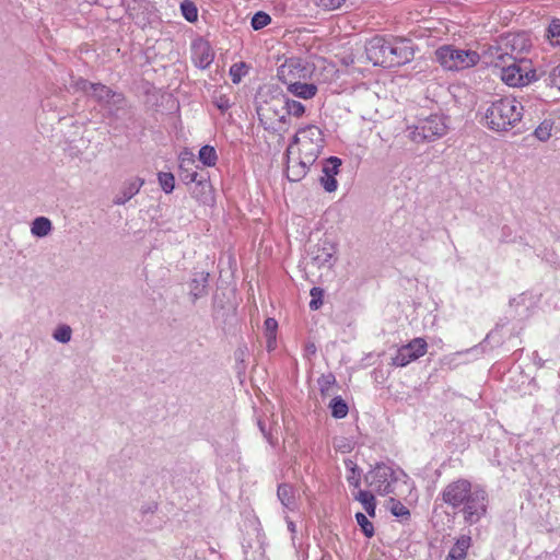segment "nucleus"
Segmentation results:
<instances>
[{
  "mask_svg": "<svg viewBox=\"0 0 560 560\" xmlns=\"http://www.w3.org/2000/svg\"><path fill=\"white\" fill-rule=\"evenodd\" d=\"M306 349H307V351H308V352H311V353H315V351H316V347H315V345H313V343H312V345H310V346H307V348H306Z\"/></svg>",
  "mask_w": 560,
  "mask_h": 560,
  "instance_id": "55",
  "label": "nucleus"
},
{
  "mask_svg": "<svg viewBox=\"0 0 560 560\" xmlns=\"http://www.w3.org/2000/svg\"><path fill=\"white\" fill-rule=\"evenodd\" d=\"M303 133H302V127L299 128V130L295 132V135L293 136L287 151H285V155L287 156H290V154L292 153V149L294 145H300L301 147V143H302V137Z\"/></svg>",
  "mask_w": 560,
  "mask_h": 560,
  "instance_id": "47",
  "label": "nucleus"
},
{
  "mask_svg": "<svg viewBox=\"0 0 560 560\" xmlns=\"http://www.w3.org/2000/svg\"><path fill=\"white\" fill-rule=\"evenodd\" d=\"M553 122L549 119H545L540 125L535 129L534 136L539 141H547L551 137Z\"/></svg>",
  "mask_w": 560,
  "mask_h": 560,
  "instance_id": "32",
  "label": "nucleus"
},
{
  "mask_svg": "<svg viewBox=\"0 0 560 560\" xmlns=\"http://www.w3.org/2000/svg\"><path fill=\"white\" fill-rule=\"evenodd\" d=\"M214 104L221 112H225L231 107L230 100L225 95L217 97Z\"/></svg>",
  "mask_w": 560,
  "mask_h": 560,
  "instance_id": "48",
  "label": "nucleus"
},
{
  "mask_svg": "<svg viewBox=\"0 0 560 560\" xmlns=\"http://www.w3.org/2000/svg\"><path fill=\"white\" fill-rule=\"evenodd\" d=\"M530 46L527 33H509L499 37L497 45L490 48V54L495 60L505 63L506 59L514 61L524 59L521 55L528 51Z\"/></svg>",
  "mask_w": 560,
  "mask_h": 560,
  "instance_id": "4",
  "label": "nucleus"
},
{
  "mask_svg": "<svg viewBox=\"0 0 560 560\" xmlns=\"http://www.w3.org/2000/svg\"><path fill=\"white\" fill-rule=\"evenodd\" d=\"M355 521L358 525L360 526L362 533L365 537L371 538L374 536V526L373 524L368 520L366 515L362 512L355 513Z\"/></svg>",
  "mask_w": 560,
  "mask_h": 560,
  "instance_id": "31",
  "label": "nucleus"
},
{
  "mask_svg": "<svg viewBox=\"0 0 560 560\" xmlns=\"http://www.w3.org/2000/svg\"><path fill=\"white\" fill-rule=\"evenodd\" d=\"M264 326L266 336H276L278 323L275 318L268 317L265 320Z\"/></svg>",
  "mask_w": 560,
  "mask_h": 560,
  "instance_id": "46",
  "label": "nucleus"
},
{
  "mask_svg": "<svg viewBox=\"0 0 560 560\" xmlns=\"http://www.w3.org/2000/svg\"><path fill=\"white\" fill-rule=\"evenodd\" d=\"M278 78L288 85V91L294 96L310 100L317 93L313 83H302L298 80L305 78V68L300 59H289L278 69Z\"/></svg>",
  "mask_w": 560,
  "mask_h": 560,
  "instance_id": "3",
  "label": "nucleus"
},
{
  "mask_svg": "<svg viewBox=\"0 0 560 560\" xmlns=\"http://www.w3.org/2000/svg\"><path fill=\"white\" fill-rule=\"evenodd\" d=\"M196 65L201 68H208L213 61V55L211 54L208 44H200L196 47Z\"/></svg>",
  "mask_w": 560,
  "mask_h": 560,
  "instance_id": "27",
  "label": "nucleus"
},
{
  "mask_svg": "<svg viewBox=\"0 0 560 560\" xmlns=\"http://www.w3.org/2000/svg\"><path fill=\"white\" fill-rule=\"evenodd\" d=\"M548 38L551 44H559L560 40V20H552L548 27Z\"/></svg>",
  "mask_w": 560,
  "mask_h": 560,
  "instance_id": "44",
  "label": "nucleus"
},
{
  "mask_svg": "<svg viewBox=\"0 0 560 560\" xmlns=\"http://www.w3.org/2000/svg\"><path fill=\"white\" fill-rule=\"evenodd\" d=\"M94 101L112 121L125 124L133 120V108L121 92L103 84L95 89Z\"/></svg>",
  "mask_w": 560,
  "mask_h": 560,
  "instance_id": "2",
  "label": "nucleus"
},
{
  "mask_svg": "<svg viewBox=\"0 0 560 560\" xmlns=\"http://www.w3.org/2000/svg\"><path fill=\"white\" fill-rule=\"evenodd\" d=\"M180 11H182L183 16L188 22L197 21V19H198V10H197V7H196V4L194 2H191L189 0H184L180 3Z\"/></svg>",
  "mask_w": 560,
  "mask_h": 560,
  "instance_id": "33",
  "label": "nucleus"
},
{
  "mask_svg": "<svg viewBox=\"0 0 560 560\" xmlns=\"http://www.w3.org/2000/svg\"><path fill=\"white\" fill-rule=\"evenodd\" d=\"M71 336L72 329L69 325L58 326L52 334L54 339L61 343L69 342L71 340Z\"/></svg>",
  "mask_w": 560,
  "mask_h": 560,
  "instance_id": "36",
  "label": "nucleus"
},
{
  "mask_svg": "<svg viewBox=\"0 0 560 560\" xmlns=\"http://www.w3.org/2000/svg\"><path fill=\"white\" fill-rule=\"evenodd\" d=\"M192 197L202 205H210L213 202L211 184L205 178L196 184L191 191Z\"/></svg>",
  "mask_w": 560,
  "mask_h": 560,
  "instance_id": "23",
  "label": "nucleus"
},
{
  "mask_svg": "<svg viewBox=\"0 0 560 560\" xmlns=\"http://www.w3.org/2000/svg\"><path fill=\"white\" fill-rule=\"evenodd\" d=\"M336 247L328 240H323L313 245L310 249L312 262L318 267L331 268L336 262Z\"/></svg>",
  "mask_w": 560,
  "mask_h": 560,
  "instance_id": "15",
  "label": "nucleus"
},
{
  "mask_svg": "<svg viewBox=\"0 0 560 560\" xmlns=\"http://www.w3.org/2000/svg\"><path fill=\"white\" fill-rule=\"evenodd\" d=\"M392 38L374 36L365 43L366 58L373 66L387 67Z\"/></svg>",
  "mask_w": 560,
  "mask_h": 560,
  "instance_id": "13",
  "label": "nucleus"
},
{
  "mask_svg": "<svg viewBox=\"0 0 560 560\" xmlns=\"http://www.w3.org/2000/svg\"><path fill=\"white\" fill-rule=\"evenodd\" d=\"M500 65H502L501 79L510 86H524L539 79L529 59L512 60V63H502L497 60L495 66Z\"/></svg>",
  "mask_w": 560,
  "mask_h": 560,
  "instance_id": "5",
  "label": "nucleus"
},
{
  "mask_svg": "<svg viewBox=\"0 0 560 560\" xmlns=\"http://www.w3.org/2000/svg\"><path fill=\"white\" fill-rule=\"evenodd\" d=\"M278 499L280 500L281 504L290 510L293 511L296 506L295 502V495L293 487L288 483H281L278 486L277 490Z\"/></svg>",
  "mask_w": 560,
  "mask_h": 560,
  "instance_id": "24",
  "label": "nucleus"
},
{
  "mask_svg": "<svg viewBox=\"0 0 560 560\" xmlns=\"http://www.w3.org/2000/svg\"><path fill=\"white\" fill-rule=\"evenodd\" d=\"M341 160L337 156H330L325 160L323 165V176L320 177V184L324 189L328 192H332L337 189L336 175L339 173Z\"/></svg>",
  "mask_w": 560,
  "mask_h": 560,
  "instance_id": "16",
  "label": "nucleus"
},
{
  "mask_svg": "<svg viewBox=\"0 0 560 560\" xmlns=\"http://www.w3.org/2000/svg\"><path fill=\"white\" fill-rule=\"evenodd\" d=\"M448 129L446 117L433 114L419 119L418 124L410 128L409 137L413 142H430L443 137Z\"/></svg>",
  "mask_w": 560,
  "mask_h": 560,
  "instance_id": "8",
  "label": "nucleus"
},
{
  "mask_svg": "<svg viewBox=\"0 0 560 560\" xmlns=\"http://www.w3.org/2000/svg\"><path fill=\"white\" fill-rule=\"evenodd\" d=\"M488 494L483 488L472 485L470 491L466 493L463 503L457 509L463 514L464 522L474 525L477 524L487 513Z\"/></svg>",
  "mask_w": 560,
  "mask_h": 560,
  "instance_id": "6",
  "label": "nucleus"
},
{
  "mask_svg": "<svg viewBox=\"0 0 560 560\" xmlns=\"http://www.w3.org/2000/svg\"><path fill=\"white\" fill-rule=\"evenodd\" d=\"M329 408L331 416L336 419L345 418L349 411L347 402L340 396H336L331 399Z\"/></svg>",
  "mask_w": 560,
  "mask_h": 560,
  "instance_id": "28",
  "label": "nucleus"
},
{
  "mask_svg": "<svg viewBox=\"0 0 560 560\" xmlns=\"http://www.w3.org/2000/svg\"><path fill=\"white\" fill-rule=\"evenodd\" d=\"M415 45L412 40L404 37H392L388 63L386 68L400 67L413 59Z\"/></svg>",
  "mask_w": 560,
  "mask_h": 560,
  "instance_id": "11",
  "label": "nucleus"
},
{
  "mask_svg": "<svg viewBox=\"0 0 560 560\" xmlns=\"http://www.w3.org/2000/svg\"><path fill=\"white\" fill-rule=\"evenodd\" d=\"M245 67H246L245 63L241 62V63H234L230 68V75H231L233 83L237 84L241 82L242 78L246 74Z\"/></svg>",
  "mask_w": 560,
  "mask_h": 560,
  "instance_id": "42",
  "label": "nucleus"
},
{
  "mask_svg": "<svg viewBox=\"0 0 560 560\" xmlns=\"http://www.w3.org/2000/svg\"><path fill=\"white\" fill-rule=\"evenodd\" d=\"M466 558V555H458V552H455L454 550H450L446 560H464Z\"/></svg>",
  "mask_w": 560,
  "mask_h": 560,
  "instance_id": "51",
  "label": "nucleus"
},
{
  "mask_svg": "<svg viewBox=\"0 0 560 560\" xmlns=\"http://www.w3.org/2000/svg\"><path fill=\"white\" fill-rule=\"evenodd\" d=\"M522 110V104L515 98H499L487 107L485 112L486 125L493 131H509L521 121Z\"/></svg>",
  "mask_w": 560,
  "mask_h": 560,
  "instance_id": "1",
  "label": "nucleus"
},
{
  "mask_svg": "<svg viewBox=\"0 0 560 560\" xmlns=\"http://www.w3.org/2000/svg\"><path fill=\"white\" fill-rule=\"evenodd\" d=\"M273 103L280 106L282 110H285V114L294 117H302L305 113V106L295 100H290L285 95L278 96Z\"/></svg>",
  "mask_w": 560,
  "mask_h": 560,
  "instance_id": "21",
  "label": "nucleus"
},
{
  "mask_svg": "<svg viewBox=\"0 0 560 560\" xmlns=\"http://www.w3.org/2000/svg\"><path fill=\"white\" fill-rule=\"evenodd\" d=\"M346 0H318L317 4L325 10H337L339 9Z\"/></svg>",
  "mask_w": 560,
  "mask_h": 560,
  "instance_id": "45",
  "label": "nucleus"
},
{
  "mask_svg": "<svg viewBox=\"0 0 560 560\" xmlns=\"http://www.w3.org/2000/svg\"><path fill=\"white\" fill-rule=\"evenodd\" d=\"M346 465L351 471V474L347 477L349 485L353 486L354 488H360L361 478L359 467L352 460L347 462Z\"/></svg>",
  "mask_w": 560,
  "mask_h": 560,
  "instance_id": "38",
  "label": "nucleus"
},
{
  "mask_svg": "<svg viewBox=\"0 0 560 560\" xmlns=\"http://www.w3.org/2000/svg\"><path fill=\"white\" fill-rule=\"evenodd\" d=\"M195 161L192 159H182L179 164V177L185 184L190 183H199V180L205 179L203 176H200L199 173L195 170Z\"/></svg>",
  "mask_w": 560,
  "mask_h": 560,
  "instance_id": "20",
  "label": "nucleus"
},
{
  "mask_svg": "<svg viewBox=\"0 0 560 560\" xmlns=\"http://www.w3.org/2000/svg\"><path fill=\"white\" fill-rule=\"evenodd\" d=\"M335 383H336V378L332 373L323 374L318 378V385L320 388L322 396H328L329 389Z\"/></svg>",
  "mask_w": 560,
  "mask_h": 560,
  "instance_id": "37",
  "label": "nucleus"
},
{
  "mask_svg": "<svg viewBox=\"0 0 560 560\" xmlns=\"http://www.w3.org/2000/svg\"><path fill=\"white\" fill-rule=\"evenodd\" d=\"M428 343L423 338H415L397 349L392 358V365L404 368L425 354Z\"/></svg>",
  "mask_w": 560,
  "mask_h": 560,
  "instance_id": "12",
  "label": "nucleus"
},
{
  "mask_svg": "<svg viewBox=\"0 0 560 560\" xmlns=\"http://www.w3.org/2000/svg\"><path fill=\"white\" fill-rule=\"evenodd\" d=\"M472 483L467 479H457L455 481L450 482L441 492V499L444 503L450 505L453 510H457L463 500L470 491Z\"/></svg>",
  "mask_w": 560,
  "mask_h": 560,
  "instance_id": "14",
  "label": "nucleus"
},
{
  "mask_svg": "<svg viewBox=\"0 0 560 560\" xmlns=\"http://www.w3.org/2000/svg\"><path fill=\"white\" fill-rule=\"evenodd\" d=\"M323 294L324 291L320 288L314 287L311 290V301H310V308L312 311L318 310L323 305Z\"/></svg>",
  "mask_w": 560,
  "mask_h": 560,
  "instance_id": "41",
  "label": "nucleus"
},
{
  "mask_svg": "<svg viewBox=\"0 0 560 560\" xmlns=\"http://www.w3.org/2000/svg\"><path fill=\"white\" fill-rule=\"evenodd\" d=\"M278 96H275L271 98L270 102H266V104L264 106H260L258 109H257V114H258V119L259 121L264 125V128L266 130H270V129H275V127L268 122V120L271 119V117L269 116V113L272 112L275 116H278L281 112H283L279 105H277L276 103H273V101L277 98Z\"/></svg>",
  "mask_w": 560,
  "mask_h": 560,
  "instance_id": "22",
  "label": "nucleus"
},
{
  "mask_svg": "<svg viewBox=\"0 0 560 560\" xmlns=\"http://www.w3.org/2000/svg\"><path fill=\"white\" fill-rule=\"evenodd\" d=\"M285 521H287L289 530L291 533H295V524L289 517H285Z\"/></svg>",
  "mask_w": 560,
  "mask_h": 560,
  "instance_id": "54",
  "label": "nucleus"
},
{
  "mask_svg": "<svg viewBox=\"0 0 560 560\" xmlns=\"http://www.w3.org/2000/svg\"><path fill=\"white\" fill-rule=\"evenodd\" d=\"M471 545V537L467 535H462L455 542V545L452 547L451 550H454L455 552H458V555H466L467 550L469 549Z\"/></svg>",
  "mask_w": 560,
  "mask_h": 560,
  "instance_id": "39",
  "label": "nucleus"
},
{
  "mask_svg": "<svg viewBox=\"0 0 560 560\" xmlns=\"http://www.w3.org/2000/svg\"><path fill=\"white\" fill-rule=\"evenodd\" d=\"M364 480L378 494L386 495L393 492L392 483L397 480V477L389 466L377 464L365 475Z\"/></svg>",
  "mask_w": 560,
  "mask_h": 560,
  "instance_id": "10",
  "label": "nucleus"
},
{
  "mask_svg": "<svg viewBox=\"0 0 560 560\" xmlns=\"http://www.w3.org/2000/svg\"><path fill=\"white\" fill-rule=\"evenodd\" d=\"M389 504H390L389 509H390V512L393 515H395L397 517H406V516L410 515L409 510L400 501L392 498L389 500Z\"/></svg>",
  "mask_w": 560,
  "mask_h": 560,
  "instance_id": "40",
  "label": "nucleus"
},
{
  "mask_svg": "<svg viewBox=\"0 0 560 560\" xmlns=\"http://www.w3.org/2000/svg\"><path fill=\"white\" fill-rule=\"evenodd\" d=\"M287 116L288 114H285V110L281 112L277 117H278V121L281 122V124H285L287 122Z\"/></svg>",
  "mask_w": 560,
  "mask_h": 560,
  "instance_id": "53",
  "label": "nucleus"
},
{
  "mask_svg": "<svg viewBox=\"0 0 560 560\" xmlns=\"http://www.w3.org/2000/svg\"><path fill=\"white\" fill-rule=\"evenodd\" d=\"M208 281L209 273L203 271L196 273L195 277L191 279L189 283V295L191 298L192 303L208 294Z\"/></svg>",
  "mask_w": 560,
  "mask_h": 560,
  "instance_id": "19",
  "label": "nucleus"
},
{
  "mask_svg": "<svg viewBox=\"0 0 560 560\" xmlns=\"http://www.w3.org/2000/svg\"><path fill=\"white\" fill-rule=\"evenodd\" d=\"M158 177L161 188L164 190V192L171 194L175 188L174 175L172 173L160 172Z\"/></svg>",
  "mask_w": 560,
  "mask_h": 560,
  "instance_id": "35",
  "label": "nucleus"
},
{
  "mask_svg": "<svg viewBox=\"0 0 560 560\" xmlns=\"http://www.w3.org/2000/svg\"><path fill=\"white\" fill-rule=\"evenodd\" d=\"M302 143L299 154L308 163H315L325 147V138L322 129L316 125L302 127Z\"/></svg>",
  "mask_w": 560,
  "mask_h": 560,
  "instance_id": "9",
  "label": "nucleus"
},
{
  "mask_svg": "<svg viewBox=\"0 0 560 560\" xmlns=\"http://www.w3.org/2000/svg\"><path fill=\"white\" fill-rule=\"evenodd\" d=\"M354 499L359 501L369 516L375 517L376 500L372 492L366 490H359L354 495Z\"/></svg>",
  "mask_w": 560,
  "mask_h": 560,
  "instance_id": "25",
  "label": "nucleus"
},
{
  "mask_svg": "<svg viewBox=\"0 0 560 560\" xmlns=\"http://www.w3.org/2000/svg\"><path fill=\"white\" fill-rule=\"evenodd\" d=\"M271 23V18L264 11L256 12L250 21V25L255 31L261 30Z\"/></svg>",
  "mask_w": 560,
  "mask_h": 560,
  "instance_id": "34",
  "label": "nucleus"
},
{
  "mask_svg": "<svg viewBox=\"0 0 560 560\" xmlns=\"http://www.w3.org/2000/svg\"><path fill=\"white\" fill-rule=\"evenodd\" d=\"M257 424H258L260 432L266 438V440L272 444L273 442H272L271 434H270V432L267 431L265 422L261 419H258Z\"/></svg>",
  "mask_w": 560,
  "mask_h": 560,
  "instance_id": "49",
  "label": "nucleus"
},
{
  "mask_svg": "<svg viewBox=\"0 0 560 560\" xmlns=\"http://www.w3.org/2000/svg\"><path fill=\"white\" fill-rule=\"evenodd\" d=\"M198 158L205 166H214L218 161L215 149L208 144L200 148Z\"/></svg>",
  "mask_w": 560,
  "mask_h": 560,
  "instance_id": "29",
  "label": "nucleus"
},
{
  "mask_svg": "<svg viewBox=\"0 0 560 560\" xmlns=\"http://www.w3.org/2000/svg\"><path fill=\"white\" fill-rule=\"evenodd\" d=\"M158 510V504L156 503H149V504H145L141 508V512L143 514H148V513H154L155 511Z\"/></svg>",
  "mask_w": 560,
  "mask_h": 560,
  "instance_id": "50",
  "label": "nucleus"
},
{
  "mask_svg": "<svg viewBox=\"0 0 560 560\" xmlns=\"http://www.w3.org/2000/svg\"><path fill=\"white\" fill-rule=\"evenodd\" d=\"M545 83L547 86L557 88L560 91V65L548 73Z\"/></svg>",
  "mask_w": 560,
  "mask_h": 560,
  "instance_id": "43",
  "label": "nucleus"
},
{
  "mask_svg": "<svg viewBox=\"0 0 560 560\" xmlns=\"http://www.w3.org/2000/svg\"><path fill=\"white\" fill-rule=\"evenodd\" d=\"M314 163H308L303 159L302 155L299 154L298 160H292L290 156H287V177L291 182H299L305 177L310 167Z\"/></svg>",
  "mask_w": 560,
  "mask_h": 560,
  "instance_id": "17",
  "label": "nucleus"
},
{
  "mask_svg": "<svg viewBox=\"0 0 560 560\" xmlns=\"http://www.w3.org/2000/svg\"><path fill=\"white\" fill-rule=\"evenodd\" d=\"M52 230L51 221L46 217H37L31 225V233L36 237H45Z\"/></svg>",
  "mask_w": 560,
  "mask_h": 560,
  "instance_id": "26",
  "label": "nucleus"
},
{
  "mask_svg": "<svg viewBox=\"0 0 560 560\" xmlns=\"http://www.w3.org/2000/svg\"><path fill=\"white\" fill-rule=\"evenodd\" d=\"M144 184V180L140 177H135L129 180H127L124 184V187L116 195L114 199L115 205H125L127 201H129L133 196H136L142 185Z\"/></svg>",
  "mask_w": 560,
  "mask_h": 560,
  "instance_id": "18",
  "label": "nucleus"
},
{
  "mask_svg": "<svg viewBox=\"0 0 560 560\" xmlns=\"http://www.w3.org/2000/svg\"><path fill=\"white\" fill-rule=\"evenodd\" d=\"M103 84L102 83H92L90 81H88L86 79H83V78H77L73 83H72V86L77 90V91H82L83 93H85L86 95L91 96L93 100H94V93H95V89L97 86H102Z\"/></svg>",
  "mask_w": 560,
  "mask_h": 560,
  "instance_id": "30",
  "label": "nucleus"
},
{
  "mask_svg": "<svg viewBox=\"0 0 560 560\" xmlns=\"http://www.w3.org/2000/svg\"><path fill=\"white\" fill-rule=\"evenodd\" d=\"M436 61L446 70H462L477 65L479 55L474 50L442 46L435 51Z\"/></svg>",
  "mask_w": 560,
  "mask_h": 560,
  "instance_id": "7",
  "label": "nucleus"
},
{
  "mask_svg": "<svg viewBox=\"0 0 560 560\" xmlns=\"http://www.w3.org/2000/svg\"><path fill=\"white\" fill-rule=\"evenodd\" d=\"M267 338V350L272 351L276 348V336H266Z\"/></svg>",
  "mask_w": 560,
  "mask_h": 560,
  "instance_id": "52",
  "label": "nucleus"
}]
</instances>
